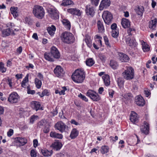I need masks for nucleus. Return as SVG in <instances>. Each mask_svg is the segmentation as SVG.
<instances>
[{"label":"nucleus","mask_w":157,"mask_h":157,"mask_svg":"<svg viewBox=\"0 0 157 157\" xmlns=\"http://www.w3.org/2000/svg\"><path fill=\"white\" fill-rule=\"evenodd\" d=\"M133 31H134V29L131 28H129L127 30V32L128 34V36H130L132 35V33H131Z\"/></svg>","instance_id":"58"},{"label":"nucleus","mask_w":157,"mask_h":157,"mask_svg":"<svg viewBox=\"0 0 157 157\" xmlns=\"http://www.w3.org/2000/svg\"><path fill=\"white\" fill-rule=\"evenodd\" d=\"M47 125L44 127V132L45 133H48L49 131V128L48 127H47Z\"/></svg>","instance_id":"59"},{"label":"nucleus","mask_w":157,"mask_h":157,"mask_svg":"<svg viewBox=\"0 0 157 157\" xmlns=\"http://www.w3.org/2000/svg\"><path fill=\"white\" fill-rule=\"evenodd\" d=\"M49 16L53 19H57L59 17L58 11L55 9H49L48 10Z\"/></svg>","instance_id":"10"},{"label":"nucleus","mask_w":157,"mask_h":157,"mask_svg":"<svg viewBox=\"0 0 157 157\" xmlns=\"http://www.w3.org/2000/svg\"><path fill=\"white\" fill-rule=\"evenodd\" d=\"M37 116H33L31 117L30 119V122L32 123H33L34 121L35 120L36 118H37Z\"/></svg>","instance_id":"60"},{"label":"nucleus","mask_w":157,"mask_h":157,"mask_svg":"<svg viewBox=\"0 0 157 157\" xmlns=\"http://www.w3.org/2000/svg\"><path fill=\"white\" fill-rule=\"evenodd\" d=\"M97 25L99 31L101 33L104 32L105 29L102 22L99 20L97 22Z\"/></svg>","instance_id":"33"},{"label":"nucleus","mask_w":157,"mask_h":157,"mask_svg":"<svg viewBox=\"0 0 157 157\" xmlns=\"http://www.w3.org/2000/svg\"><path fill=\"white\" fill-rule=\"evenodd\" d=\"M56 30L55 27L53 25H52L51 27H49L47 29L48 33L51 36L54 35Z\"/></svg>","instance_id":"34"},{"label":"nucleus","mask_w":157,"mask_h":157,"mask_svg":"<svg viewBox=\"0 0 157 157\" xmlns=\"http://www.w3.org/2000/svg\"><path fill=\"white\" fill-rule=\"evenodd\" d=\"M103 80L105 85L107 86L110 84V78L109 76L108 75H105L102 77Z\"/></svg>","instance_id":"23"},{"label":"nucleus","mask_w":157,"mask_h":157,"mask_svg":"<svg viewBox=\"0 0 157 157\" xmlns=\"http://www.w3.org/2000/svg\"><path fill=\"white\" fill-rule=\"evenodd\" d=\"M118 58L121 62H127L129 59V57L125 54L123 53H118Z\"/></svg>","instance_id":"15"},{"label":"nucleus","mask_w":157,"mask_h":157,"mask_svg":"<svg viewBox=\"0 0 157 157\" xmlns=\"http://www.w3.org/2000/svg\"><path fill=\"white\" fill-rule=\"evenodd\" d=\"M130 119L132 123L135 124L137 122L138 117L137 114L134 112H132L130 117Z\"/></svg>","instance_id":"20"},{"label":"nucleus","mask_w":157,"mask_h":157,"mask_svg":"<svg viewBox=\"0 0 157 157\" xmlns=\"http://www.w3.org/2000/svg\"><path fill=\"white\" fill-rule=\"evenodd\" d=\"M118 35V32L117 30H113L112 31V36L114 38L117 37Z\"/></svg>","instance_id":"46"},{"label":"nucleus","mask_w":157,"mask_h":157,"mask_svg":"<svg viewBox=\"0 0 157 157\" xmlns=\"http://www.w3.org/2000/svg\"><path fill=\"white\" fill-rule=\"evenodd\" d=\"M104 39L105 42V44L107 46L109 47H110L111 46L109 42V41L108 38L106 36H105L104 37Z\"/></svg>","instance_id":"50"},{"label":"nucleus","mask_w":157,"mask_h":157,"mask_svg":"<svg viewBox=\"0 0 157 157\" xmlns=\"http://www.w3.org/2000/svg\"><path fill=\"white\" fill-rule=\"evenodd\" d=\"M67 12L72 15L78 16H80L82 13V12L80 10L76 8L68 9Z\"/></svg>","instance_id":"12"},{"label":"nucleus","mask_w":157,"mask_h":157,"mask_svg":"<svg viewBox=\"0 0 157 157\" xmlns=\"http://www.w3.org/2000/svg\"><path fill=\"white\" fill-rule=\"evenodd\" d=\"M95 37L96 38H97L98 39L97 41V42L98 43H100V45H99V46H101L102 45L101 41V39H102V37L98 35L95 36Z\"/></svg>","instance_id":"48"},{"label":"nucleus","mask_w":157,"mask_h":157,"mask_svg":"<svg viewBox=\"0 0 157 157\" xmlns=\"http://www.w3.org/2000/svg\"><path fill=\"white\" fill-rule=\"evenodd\" d=\"M50 136L52 137L59 139H62L63 137V136L62 134L57 133L54 132H51Z\"/></svg>","instance_id":"29"},{"label":"nucleus","mask_w":157,"mask_h":157,"mask_svg":"<svg viewBox=\"0 0 157 157\" xmlns=\"http://www.w3.org/2000/svg\"><path fill=\"white\" fill-rule=\"evenodd\" d=\"M55 128L62 133L66 131V130L67 129L68 127L63 122L59 121L56 124Z\"/></svg>","instance_id":"8"},{"label":"nucleus","mask_w":157,"mask_h":157,"mask_svg":"<svg viewBox=\"0 0 157 157\" xmlns=\"http://www.w3.org/2000/svg\"><path fill=\"white\" fill-rule=\"evenodd\" d=\"M117 28V24L116 23L113 24L111 26V29L113 30H116V29Z\"/></svg>","instance_id":"62"},{"label":"nucleus","mask_w":157,"mask_h":157,"mask_svg":"<svg viewBox=\"0 0 157 157\" xmlns=\"http://www.w3.org/2000/svg\"><path fill=\"white\" fill-rule=\"evenodd\" d=\"M20 99V97L15 92H13L11 94L8 99V101L11 103H16L18 102Z\"/></svg>","instance_id":"6"},{"label":"nucleus","mask_w":157,"mask_h":157,"mask_svg":"<svg viewBox=\"0 0 157 157\" xmlns=\"http://www.w3.org/2000/svg\"><path fill=\"white\" fill-rule=\"evenodd\" d=\"M50 52L53 58L56 59H59L60 58V54L56 47L53 46L51 48Z\"/></svg>","instance_id":"11"},{"label":"nucleus","mask_w":157,"mask_h":157,"mask_svg":"<svg viewBox=\"0 0 157 157\" xmlns=\"http://www.w3.org/2000/svg\"><path fill=\"white\" fill-rule=\"evenodd\" d=\"M123 97L126 99H129L132 97V95L131 93H127L124 95Z\"/></svg>","instance_id":"45"},{"label":"nucleus","mask_w":157,"mask_h":157,"mask_svg":"<svg viewBox=\"0 0 157 157\" xmlns=\"http://www.w3.org/2000/svg\"><path fill=\"white\" fill-rule=\"evenodd\" d=\"M73 80L78 83H82L85 78V74L82 69H77L73 74L71 76Z\"/></svg>","instance_id":"1"},{"label":"nucleus","mask_w":157,"mask_h":157,"mask_svg":"<svg viewBox=\"0 0 157 157\" xmlns=\"http://www.w3.org/2000/svg\"><path fill=\"white\" fill-rule=\"evenodd\" d=\"M86 11L87 15H89L91 16H93L94 13V9L92 8L88 7L87 6L86 7Z\"/></svg>","instance_id":"37"},{"label":"nucleus","mask_w":157,"mask_h":157,"mask_svg":"<svg viewBox=\"0 0 157 157\" xmlns=\"http://www.w3.org/2000/svg\"><path fill=\"white\" fill-rule=\"evenodd\" d=\"M73 3V1L71 0H63L61 5L64 6H66L72 4Z\"/></svg>","instance_id":"41"},{"label":"nucleus","mask_w":157,"mask_h":157,"mask_svg":"<svg viewBox=\"0 0 157 157\" xmlns=\"http://www.w3.org/2000/svg\"><path fill=\"white\" fill-rule=\"evenodd\" d=\"M121 23L123 27L124 28H127L130 26V21L126 18L122 19Z\"/></svg>","instance_id":"27"},{"label":"nucleus","mask_w":157,"mask_h":157,"mask_svg":"<svg viewBox=\"0 0 157 157\" xmlns=\"http://www.w3.org/2000/svg\"><path fill=\"white\" fill-rule=\"evenodd\" d=\"M27 93L29 94H33L35 92L34 90H31L29 86H27Z\"/></svg>","instance_id":"51"},{"label":"nucleus","mask_w":157,"mask_h":157,"mask_svg":"<svg viewBox=\"0 0 157 157\" xmlns=\"http://www.w3.org/2000/svg\"><path fill=\"white\" fill-rule=\"evenodd\" d=\"M0 70L2 73L5 72L6 71V69L4 67V65L2 63H0Z\"/></svg>","instance_id":"47"},{"label":"nucleus","mask_w":157,"mask_h":157,"mask_svg":"<svg viewBox=\"0 0 157 157\" xmlns=\"http://www.w3.org/2000/svg\"><path fill=\"white\" fill-rule=\"evenodd\" d=\"M102 17L106 24L109 25L112 22L113 17L110 12L107 11H104L102 15Z\"/></svg>","instance_id":"5"},{"label":"nucleus","mask_w":157,"mask_h":157,"mask_svg":"<svg viewBox=\"0 0 157 157\" xmlns=\"http://www.w3.org/2000/svg\"><path fill=\"white\" fill-rule=\"evenodd\" d=\"M124 78L126 80H129L134 78V70L131 67H128L122 73Z\"/></svg>","instance_id":"4"},{"label":"nucleus","mask_w":157,"mask_h":157,"mask_svg":"<svg viewBox=\"0 0 157 157\" xmlns=\"http://www.w3.org/2000/svg\"><path fill=\"white\" fill-rule=\"evenodd\" d=\"M13 131L12 129H10L7 132V136H11L13 134Z\"/></svg>","instance_id":"55"},{"label":"nucleus","mask_w":157,"mask_h":157,"mask_svg":"<svg viewBox=\"0 0 157 157\" xmlns=\"http://www.w3.org/2000/svg\"><path fill=\"white\" fill-rule=\"evenodd\" d=\"M135 100L136 104L139 106H143L144 104V100L141 96H136V97Z\"/></svg>","instance_id":"17"},{"label":"nucleus","mask_w":157,"mask_h":157,"mask_svg":"<svg viewBox=\"0 0 157 157\" xmlns=\"http://www.w3.org/2000/svg\"><path fill=\"white\" fill-rule=\"evenodd\" d=\"M124 82V81L123 78H117V83L118 86L120 88L123 87Z\"/></svg>","instance_id":"39"},{"label":"nucleus","mask_w":157,"mask_h":157,"mask_svg":"<svg viewBox=\"0 0 157 157\" xmlns=\"http://www.w3.org/2000/svg\"><path fill=\"white\" fill-rule=\"evenodd\" d=\"M33 13L35 16L39 19H42L44 16V12L43 7L39 6H34Z\"/></svg>","instance_id":"3"},{"label":"nucleus","mask_w":157,"mask_h":157,"mask_svg":"<svg viewBox=\"0 0 157 157\" xmlns=\"http://www.w3.org/2000/svg\"><path fill=\"white\" fill-rule=\"evenodd\" d=\"M157 22V19H154L149 22V27L151 29L155 30L156 27V24Z\"/></svg>","instance_id":"24"},{"label":"nucleus","mask_w":157,"mask_h":157,"mask_svg":"<svg viewBox=\"0 0 157 157\" xmlns=\"http://www.w3.org/2000/svg\"><path fill=\"white\" fill-rule=\"evenodd\" d=\"M99 0H91V2L93 5L96 6H98Z\"/></svg>","instance_id":"57"},{"label":"nucleus","mask_w":157,"mask_h":157,"mask_svg":"<svg viewBox=\"0 0 157 157\" xmlns=\"http://www.w3.org/2000/svg\"><path fill=\"white\" fill-rule=\"evenodd\" d=\"M135 10L138 15L141 16L144 11V9L142 6H137L135 8Z\"/></svg>","instance_id":"25"},{"label":"nucleus","mask_w":157,"mask_h":157,"mask_svg":"<svg viewBox=\"0 0 157 157\" xmlns=\"http://www.w3.org/2000/svg\"><path fill=\"white\" fill-rule=\"evenodd\" d=\"M62 145L61 143L59 142L55 141L53 143L51 146L53 149L56 151L59 150L62 147Z\"/></svg>","instance_id":"21"},{"label":"nucleus","mask_w":157,"mask_h":157,"mask_svg":"<svg viewBox=\"0 0 157 157\" xmlns=\"http://www.w3.org/2000/svg\"><path fill=\"white\" fill-rule=\"evenodd\" d=\"M41 152L43 155L47 157L51 156L52 153V150L49 151L47 149H42L41 150Z\"/></svg>","instance_id":"32"},{"label":"nucleus","mask_w":157,"mask_h":157,"mask_svg":"<svg viewBox=\"0 0 157 157\" xmlns=\"http://www.w3.org/2000/svg\"><path fill=\"white\" fill-rule=\"evenodd\" d=\"M48 91L47 90H44L42 92L41 95H40L41 97H42L45 95H48Z\"/></svg>","instance_id":"53"},{"label":"nucleus","mask_w":157,"mask_h":157,"mask_svg":"<svg viewBox=\"0 0 157 157\" xmlns=\"http://www.w3.org/2000/svg\"><path fill=\"white\" fill-rule=\"evenodd\" d=\"M2 36L3 37L8 36L10 34H14L13 29L10 28L4 29L2 31Z\"/></svg>","instance_id":"14"},{"label":"nucleus","mask_w":157,"mask_h":157,"mask_svg":"<svg viewBox=\"0 0 157 157\" xmlns=\"http://www.w3.org/2000/svg\"><path fill=\"white\" fill-rule=\"evenodd\" d=\"M63 90H62L61 91L59 92V94L61 95L62 94L64 95L65 94V91L67 90V89L65 86L63 87Z\"/></svg>","instance_id":"56"},{"label":"nucleus","mask_w":157,"mask_h":157,"mask_svg":"<svg viewBox=\"0 0 157 157\" xmlns=\"http://www.w3.org/2000/svg\"><path fill=\"white\" fill-rule=\"evenodd\" d=\"M70 122L71 124H73L75 125H78L79 124L74 119H72L70 121Z\"/></svg>","instance_id":"64"},{"label":"nucleus","mask_w":157,"mask_h":157,"mask_svg":"<svg viewBox=\"0 0 157 157\" xmlns=\"http://www.w3.org/2000/svg\"><path fill=\"white\" fill-rule=\"evenodd\" d=\"M114 91L112 90H109V94L111 98H113Z\"/></svg>","instance_id":"61"},{"label":"nucleus","mask_w":157,"mask_h":157,"mask_svg":"<svg viewBox=\"0 0 157 157\" xmlns=\"http://www.w3.org/2000/svg\"><path fill=\"white\" fill-rule=\"evenodd\" d=\"M31 106L32 108L37 111L40 109V105L39 102L37 101H33L31 102Z\"/></svg>","instance_id":"22"},{"label":"nucleus","mask_w":157,"mask_h":157,"mask_svg":"<svg viewBox=\"0 0 157 157\" xmlns=\"http://www.w3.org/2000/svg\"><path fill=\"white\" fill-rule=\"evenodd\" d=\"M61 39L63 42L67 44L72 43L75 41V38L73 34L68 32H65L62 33Z\"/></svg>","instance_id":"2"},{"label":"nucleus","mask_w":157,"mask_h":157,"mask_svg":"<svg viewBox=\"0 0 157 157\" xmlns=\"http://www.w3.org/2000/svg\"><path fill=\"white\" fill-rule=\"evenodd\" d=\"M48 124L45 120H41L38 123L37 127L39 128H43Z\"/></svg>","instance_id":"36"},{"label":"nucleus","mask_w":157,"mask_h":157,"mask_svg":"<svg viewBox=\"0 0 157 157\" xmlns=\"http://www.w3.org/2000/svg\"><path fill=\"white\" fill-rule=\"evenodd\" d=\"M30 155L31 157H36V153L33 149L31 150L30 152Z\"/></svg>","instance_id":"54"},{"label":"nucleus","mask_w":157,"mask_h":157,"mask_svg":"<svg viewBox=\"0 0 157 157\" xmlns=\"http://www.w3.org/2000/svg\"><path fill=\"white\" fill-rule=\"evenodd\" d=\"M144 93L145 94L146 96L147 97H148L151 94L150 91L148 90H145L144 91Z\"/></svg>","instance_id":"63"},{"label":"nucleus","mask_w":157,"mask_h":157,"mask_svg":"<svg viewBox=\"0 0 157 157\" xmlns=\"http://www.w3.org/2000/svg\"><path fill=\"white\" fill-rule=\"evenodd\" d=\"M35 83L37 88L39 89L40 88L42 85V82L41 80L36 78H35Z\"/></svg>","instance_id":"42"},{"label":"nucleus","mask_w":157,"mask_h":157,"mask_svg":"<svg viewBox=\"0 0 157 157\" xmlns=\"http://www.w3.org/2000/svg\"><path fill=\"white\" fill-rule=\"evenodd\" d=\"M101 151L102 154H105L109 151V148L105 146H102L101 147Z\"/></svg>","instance_id":"44"},{"label":"nucleus","mask_w":157,"mask_h":157,"mask_svg":"<svg viewBox=\"0 0 157 157\" xmlns=\"http://www.w3.org/2000/svg\"><path fill=\"white\" fill-rule=\"evenodd\" d=\"M141 43L142 46V49L144 52H147L150 50V47L143 40H141Z\"/></svg>","instance_id":"35"},{"label":"nucleus","mask_w":157,"mask_h":157,"mask_svg":"<svg viewBox=\"0 0 157 157\" xmlns=\"http://www.w3.org/2000/svg\"><path fill=\"white\" fill-rule=\"evenodd\" d=\"M99 57L100 59L102 61V62H104L106 59L105 56L102 54H99Z\"/></svg>","instance_id":"52"},{"label":"nucleus","mask_w":157,"mask_h":157,"mask_svg":"<svg viewBox=\"0 0 157 157\" xmlns=\"http://www.w3.org/2000/svg\"><path fill=\"white\" fill-rule=\"evenodd\" d=\"M149 128V124L146 121H144V125L141 127V131L144 134H147L148 133Z\"/></svg>","instance_id":"13"},{"label":"nucleus","mask_w":157,"mask_h":157,"mask_svg":"<svg viewBox=\"0 0 157 157\" xmlns=\"http://www.w3.org/2000/svg\"><path fill=\"white\" fill-rule=\"evenodd\" d=\"M126 42L128 46L131 47H135L137 45L135 39L132 36H127Z\"/></svg>","instance_id":"9"},{"label":"nucleus","mask_w":157,"mask_h":157,"mask_svg":"<svg viewBox=\"0 0 157 157\" xmlns=\"http://www.w3.org/2000/svg\"><path fill=\"white\" fill-rule=\"evenodd\" d=\"M78 97L80 98L82 100L86 101H88V99L86 98V97L84 95H82L80 93L79 94H78Z\"/></svg>","instance_id":"49"},{"label":"nucleus","mask_w":157,"mask_h":157,"mask_svg":"<svg viewBox=\"0 0 157 157\" xmlns=\"http://www.w3.org/2000/svg\"><path fill=\"white\" fill-rule=\"evenodd\" d=\"M110 65L112 68L114 69H117L118 66V64L117 63L113 60L110 61Z\"/></svg>","instance_id":"40"},{"label":"nucleus","mask_w":157,"mask_h":157,"mask_svg":"<svg viewBox=\"0 0 157 157\" xmlns=\"http://www.w3.org/2000/svg\"><path fill=\"white\" fill-rule=\"evenodd\" d=\"M28 82V75H27L23 79L21 82V86L22 87L24 88H26V87H27V86H27V85Z\"/></svg>","instance_id":"30"},{"label":"nucleus","mask_w":157,"mask_h":157,"mask_svg":"<svg viewBox=\"0 0 157 157\" xmlns=\"http://www.w3.org/2000/svg\"><path fill=\"white\" fill-rule=\"evenodd\" d=\"M110 4V0H102L99 6L100 10H101L104 8H106L109 6Z\"/></svg>","instance_id":"16"},{"label":"nucleus","mask_w":157,"mask_h":157,"mask_svg":"<svg viewBox=\"0 0 157 157\" xmlns=\"http://www.w3.org/2000/svg\"><path fill=\"white\" fill-rule=\"evenodd\" d=\"M44 56L45 59L48 61L51 62L54 61V58L51 52H45L44 54Z\"/></svg>","instance_id":"26"},{"label":"nucleus","mask_w":157,"mask_h":157,"mask_svg":"<svg viewBox=\"0 0 157 157\" xmlns=\"http://www.w3.org/2000/svg\"><path fill=\"white\" fill-rule=\"evenodd\" d=\"M56 76H62L63 75V69L60 66L56 67L54 71Z\"/></svg>","instance_id":"19"},{"label":"nucleus","mask_w":157,"mask_h":157,"mask_svg":"<svg viewBox=\"0 0 157 157\" xmlns=\"http://www.w3.org/2000/svg\"><path fill=\"white\" fill-rule=\"evenodd\" d=\"M78 134V131L76 129H73L70 134V137L72 139H74L77 137Z\"/></svg>","instance_id":"28"},{"label":"nucleus","mask_w":157,"mask_h":157,"mask_svg":"<svg viewBox=\"0 0 157 157\" xmlns=\"http://www.w3.org/2000/svg\"><path fill=\"white\" fill-rule=\"evenodd\" d=\"M62 22L65 27L68 29L70 30L71 28L70 22L68 20L65 19H63Z\"/></svg>","instance_id":"38"},{"label":"nucleus","mask_w":157,"mask_h":157,"mask_svg":"<svg viewBox=\"0 0 157 157\" xmlns=\"http://www.w3.org/2000/svg\"><path fill=\"white\" fill-rule=\"evenodd\" d=\"M10 10L11 14L13 15L14 18H16L18 16L17 8L16 7H11Z\"/></svg>","instance_id":"31"},{"label":"nucleus","mask_w":157,"mask_h":157,"mask_svg":"<svg viewBox=\"0 0 157 157\" xmlns=\"http://www.w3.org/2000/svg\"><path fill=\"white\" fill-rule=\"evenodd\" d=\"M94 63V62L92 58H90L86 60V64L87 66H91Z\"/></svg>","instance_id":"43"},{"label":"nucleus","mask_w":157,"mask_h":157,"mask_svg":"<svg viewBox=\"0 0 157 157\" xmlns=\"http://www.w3.org/2000/svg\"><path fill=\"white\" fill-rule=\"evenodd\" d=\"M86 95L95 101H97L100 98L97 93L91 90H89L86 93Z\"/></svg>","instance_id":"7"},{"label":"nucleus","mask_w":157,"mask_h":157,"mask_svg":"<svg viewBox=\"0 0 157 157\" xmlns=\"http://www.w3.org/2000/svg\"><path fill=\"white\" fill-rule=\"evenodd\" d=\"M17 145L20 146L25 145L27 142V140L25 138L17 137L16 140Z\"/></svg>","instance_id":"18"}]
</instances>
